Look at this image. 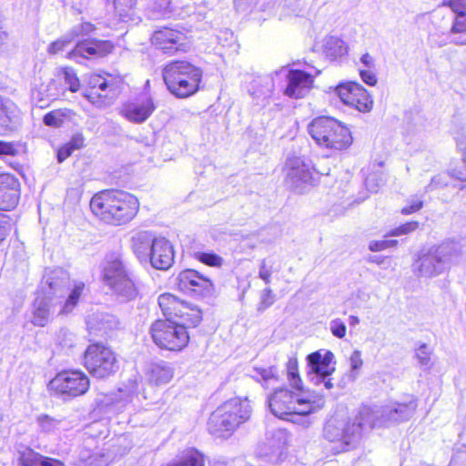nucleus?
<instances>
[{"label":"nucleus","mask_w":466,"mask_h":466,"mask_svg":"<svg viewBox=\"0 0 466 466\" xmlns=\"http://www.w3.org/2000/svg\"><path fill=\"white\" fill-rule=\"evenodd\" d=\"M452 135L457 142L458 147L463 151V160L466 165V124L461 122L456 123L452 130ZM453 176L457 179L465 183L461 187V189H466V172L454 170Z\"/></svg>","instance_id":"c756f323"},{"label":"nucleus","mask_w":466,"mask_h":466,"mask_svg":"<svg viewBox=\"0 0 466 466\" xmlns=\"http://www.w3.org/2000/svg\"><path fill=\"white\" fill-rule=\"evenodd\" d=\"M63 78L65 83L68 86V88L72 92H76L79 89L80 83L75 71L72 68H64L62 71Z\"/></svg>","instance_id":"37998d69"},{"label":"nucleus","mask_w":466,"mask_h":466,"mask_svg":"<svg viewBox=\"0 0 466 466\" xmlns=\"http://www.w3.org/2000/svg\"><path fill=\"white\" fill-rule=\"evenodd\" d=\"M359 322H360V319L357 316L350 317V325L355 326V325L359 324Z\"/></svg>","instance_id":"338daca9"},{"label":"nucleus","mask_w":466,"mask_h":466,"mask_svg":"<svg viewBox=\"0 0 466 466\" xmlns=\"http://www.w3.org/2000/svg\"><path fill=\"white\" fill-rule=\"evenodd\" d=\"M396 244H397V240H393V239L375 240V241H371L370 243L369 248H370V250L376 252V251H380V250L386 249L388 248L393 247Z\"/></svg>","instance_id":"09e8293b"},{"label":"nucleus","mask_w":466,"mask_h":466,"mask_svg":"<svg viewBox=\"0 0 466 466\" xmlns=\"http://www.w3.org/2000/svg\"><path fill=\"white\" fill-rule=\"evenodd\" d=\"M162 76L170 93L183 98L198 90L202 70L187 61L176 60L163 68Z\"/></svg>","instance_id":"1a4fd4ad"},{"label":"nucleus","mask_w":466,"mask_h":466,"mask_svg":"<svg viewBox=\"0 0 466 466\" xmlns=\"http://www.w3.org/2000/svg\"><path fill=\"white\" fill-rule=\"evenodd\" d=\"M69 289V276L61 268H56L44 276L40 290L37 292L32 307V323L45 327L55 315L70 313L78 302L84 284L75 286L67 299L62 298Z\"/></svg>","instance_id":"f03ea898"},{"label":"nucleus","mask_w":466,"mask_h":466,"mask_svg":"<svg viewBox=\"0 0 466 466\" xmlns=\"http://www.w3.org/2000/svg\"><path fill=\"white\" fill-rule=\"evenodd\" d=\"M196 258L210 267H220L223 263V258L215 253L198 252L196 254Z\"/></svg>","instance_id":"79ce46f5"},{"label":"nucleus","mask_w":466,"mask_h":466,"mask_svg":"<svg viewBox=\"0 0 466 466\" xmlns=\"http://www.w3.org/2000/svg\"><path fill=\"white\" fill-rule=\"evenodd\" d=\"M146 376L151 384L157 386L167 384L172 380L174 370L165 361L150 363L146 370Z\"/></svg>","instance_id":"bb28decb"},{"label":"nucleus","mask_w":466,"mask_h":466,"mask_svg":"<svg viewBox=\"0 0 466 466\" xmlns=\"http://www.w3.org/2000/svg\"><path fill=\"white\" fill-rule=\"evenodd\" d=\"M189 328L172 319H157L151 325V336L154 342L161 349L178 351L184 349L188 341Z\"/></svg>","instance_id":"f8f14e48"},{"label":"nucleus","mask_w":466,"mask_h":466,"mask_svg":"<svg viewBox=\"0 0 466 466\" xmlns=\"http://www.w3.org/2000/svg\"><path fill=\"white\" fill-rule=\"evenodd\" d=\"M13 114H15L14 104L10 100H5L0 96V116H10Z\"/></svg>","instance_id":"603ef678"},{"label":"nucleus","mask_w":466,"mask_h":466,"mask_svg":"<svg viewBox=\"0 0 466 466\" xmlns=\"http://www.w3.org/2000/svg\"><path fill=\"white\" fill-rule=\"evenodd\" d=\"M289 442V433L283 429H274L266 434L265 442L259 447V455L277 462L280 460Z\"/></svg>","instance_id":"5701e85b"},{"label":"nucleus","mask_w":466,"mask_h":466,"mask_svg":"<svg viewBox=\"0 0 466 466\" xmlns=\"http://www.w3.org/2000/svg\"><path fill=\"white\" fill-rule=\"evenodd\" d=\"M365 184L369 191L377 192L384 184V180L380 177H378L376 175H370L366 178Z\"/></svg>","instance_id":"49530a36"},{"label":"nucleus","mask_w":466,"mask_h":466,"mask_svg":"<svg viewBox=\"0 0 466 466\" xmlns=\"http://www.w3.org/2000/svg\"><path fill=\"white\" fill-rule=\"evenodd\" d=\"M271 269L267 267L265 260H263L260 264L259 270H258V276L259 278L266 283H270V278H271Z\"/></svg>","instance_id":"5fc2aeb1"},{"label":"nucleus","mask_w":466,"mask_h":466,"mask_svg":"<svg viewBox=\"0 0 466 466\" xmlns=\"http://www.w3.org/2000/svg\"><path fill=\"white\" fill-rule=\"evenodd\" d=\"M256 3V0H235V4L238 9H245L247 6Z\"/></svg>","instance_id":"e2e57ef3"},{"label":"nucleus","mask_w":466,"mask_h":466,"mask_svg":"<svg viewBox=\"0 0 466 466\" xmlns=\"http://www.w3.org/2000/svg\"><path fill=\"white\" fill-rule=\"evenodd\" d=\"M308 130L318 145L327 148L342 150L352 143L350 129L336 118H313Z\"/></svg>","instance_id":"9d476101"},{"label":"nucleus","mask_w":466,"mask_h":466,"mask_svg":"<svg viewBox=\"0 0 466 466\" xmlns=\"http://www.w3.org/2000/svg\"><path fill=\"white\" fill-rule=\"evenodd\" d=\"M337 92L346 106L355 108L360 113H368L372 108L373 101L370 94L360 84L339 85L337 87Z\"/></svg>","instance_id":"412c9836"},{"label":"nucleus","mask_w":466,"mask_h":466,"mask_svg":"<svg viewBox=\"0 0 466 466\" xmlns=\"http://www.w3.org/2000/svg\"><path fill=\"white\" fill-rule=\"evenodd\" d=\"M43 466H65L64 463L58 460L49 458L43 461Z\"/></svg>","instance_id":"0e129e2a"},{"label":"nucleus","mask_w":466,"mask_h":466,"mask_svg":"<svg viewBox=\"0 0 466 466\" xmlns=\"http://www.w3.org/2000/svg\"><path fill=\"white\" fill-rule=\"evenodd\" d=\"M87 84L88 90L85 96L97 107L109 106L119 92L118 84L111 76L106 77L96 74L90 75Z\"/></svg>","instance_id":"f3484780"},{"label":"nucleus","mask_w":466,"mask_h":466,"mask_svg":"<svg viewBox=\"0 0 466 466\" xmlns=\"http://www.w3.org/2000/svg\"><path fill=\"white\" fill-rule=\"evenodd\" d=\"M373 427L376 426L368 423L367 418H362L360 410L358 415L345 423L342 428L329 421L324 428V436L329 441L340 442L341 450L348 451L358 442L363 430Z\"/></svg>","instance_id":"4468645a"},{"label":"nucleus","mask_w":466,"mask_h":466,"mask_svg":"<svg viewBox=\"0 0 466 466\" xmlns=\"http://www.w3.org/2000/svg\"><path fill=\"white\" fill-rule=\"evenodd\" d=\"M18 200V180L10 174H0V210L15 208Z\"/></svg>","instance_id":"a878e982"},{"label":"nucleus","mask_w":466,"mask_h":466,"mask_svg":"<svg viewBox=\"0 0 466 466\" xmlns=\"http://www.w3.org/2000/svg\"><path fill=\"white\" fill-rule=\"evenodd\" d=\"M104 284L122 300H133L137 296V289L132 271L120 255L111 253L102 263Z\"/></svg>","instance_id":"423d86ee"},{"label":"nucleus","mask_w":466,"mask_h":466,"mask_svg":"<svg viewBox=\"0 0 466 466\" xmlns=\"http://www.w3.org/2000/svg\"><path fill=\"white\" fill-rule=\"evenodd\" d=\"M253 379L258 382L263 383L265 387H268L271 381H277V370L275 367L268 368H254V374L251 375Z\"/></svg>","instance_id":"e433bc0d"},{"label":"nucleus","mask_w":466,"mask_h":466,"mask_svg":"<svg viewBox=\"0 0 466 466\" xmlns=\"http://www.w3.org/2000/svg\"><path fill=\"white\" fill-rule=\"evenodd\" d=\"M44 124L47 127L57 128L62 126V118H43Z\"/></svg>","instance_id":"bf43d9fd"},{"label":"nucleus","mask_w":466,"mask_h":466,"mask_svg":"<svg viewBox=\"0 0 466 466\" xmlns=\"http://www.w3.org/2000/svg\"><path fill=\"white\" fill-rule=\"evenodd\" d=\"M84 146V137L81 134H76L71 140L61 147L57 151V161L62 163L72 155L75 150L80 149Z\"/></svg>","instance_id":"72a5a7b5"},{"label":"nucleus","mask_w":466,"mask_h":466,"mask_svg":"<svg viewBox=\"0 0 466 466\" xmlns=\"http://www.w3.org/2000/svg\"><path fill=\"white\" fill-rule=\"evenodd\" d=\"M11 218L7 215L0 213V242L5 239L11 230Z\"/></svg>","instance_id":"de8ad7c7"},{"label":"nucleus","mask_w":466,"mask_h":466,"mask_svg":"<svg viewBox=\"0 0 466 466\" xmlns=\"http://www.w3.org/2000/svg\"><path fill=\"white\" fill-rule=\"evenodd\" d=\"M310 370L308 372L309 380L315 385L323 383L327 390L333 388L331 374L335 371L334 354L329 350L315 351L307 357Z\"/></svg>","instance_id":"a211bd4d"},{"label":"nucleus","mask_w":466,"mask_h":466,"mask_svg":"<svg viewBox=\"0 0 466 466\" xmlns=\"http://www.w3.org/2000/svg\"><path fill=\"white\" fill-rule=\"evenodd\" d=\"M448 35L450 37V43L456 46H466V15L454 16Z\"/></svg>","instance_id":"7c9ffc66"},{"label":"nucleus","mask_w":466,"mask_h":466,"mask_svg":"<svg viewBox=\"0 0 466 466\" xmlns=\"http://www.w3.org/2000/svg\"><path fill=\"white\" fill-rule=\"evenodd\" d=\"M80 466H109L112 461V455L104 451H97L92 453L82 451L80 453Z\"/></svg>","instance_id":"2f4dec72"},{"label":"nucleus","mask_w":466,"mask_h":466,"mask_svg":"<svg viewBox=\"0 0 466 466\" xmlns=\"http://www.w3.org/2000/svg\"><path fill=\"white\" fill-rule=\"evenodd\" d=\"M462 253L460 243L443 242L420 256L413 264V270L419 277L432 278L441 275L451 264L459 262Z\"/></svg>","instance_id":"6e6552de"},{"label":"nucleus","mask_w":466,"mask_h":466,"mask_svg":"<svg viewBox=\"0 0 466 466\" xmlns=\"http://www.w3.org/2000/svg\"><path fill=\"white\" fill-rule=\"evenodd\" d=\"M287 379L294 390L279 388L268 397L270 411L276 417L297 424L308 425L307 417L324 406L322 396H304L302 380L299 374L298 361L289 359L287 363Z\"/></svg>","instance_id":"f257e3e1"},{"label":"nucleus","mask_w":466,"mask_h":466,"mask_svg":"<svg viewBox=\"0 0 466 466\" xmlns=\"http://www.w3.org/2000/svg\"><path fill=\"white\" fill-rule=\"evenodd\" d=\"M21 127L18 118H0V136H10Z\"/></svg>","instance_id":"58836bf2"},{"label":"nucleus","mask_w":466,"mask_h":466,"mask_svg":"<svg viewBox=\"0 0 466 466\" xmlns=\"http://www.w3.org/2000/svg\"><path fill=\"white\" fill-rule=\"evenodd\" d=\"M264 82L268 86L267 87V90H266L265 92H263V94H264L265 96H267V95H268V94L270 93V91H271V88H270V87H271V81H270L269 79L266 78V79H264Z\"/></svg>","instance_id":"774afa93"},{"label":"nucleus","mask_w":466,"mask_h":466,"mask_svg":"<svg viewBox=\"0 0 466 466\" xmlns=\"http://www.w3.org/2000/svg\"><path fill=\"white\" fill-rule=\"evenodd\" d=\"M163 466H205V459L197 449L188 448Z\"/></svg>","instance_id":"c85d7f7f"},{"label":"nucleus","mask_w":466,"mask_h":466,"mask_svg":"<svg viewBox=\"0 0 466 466\" xmlns=\"http://www.w3.org/2000/svg\"><path fill=\"white\" fill-rule=\"evenodd\" d=\"M323 52L327 57L334 60L346 55L348 47L341 39L335 36H329L325 39Z\"/></svg>","instance_id":"473e14b6"},{"label":"nucleus","mask_w":466,"mask_h":466,"mask_svg":"<svg viewBox=\"0 0 466 466\" xmlns=\"http://www.w3.org/2000/svg\"><path fill=\"white\" fill-rule=\"evenodd\" d=\"M283 171L286 186L299 194L304 193L306 187L312 186L315 181L310 165L299 157H289Z\"/></svg>","instance_id":"6ab92c4d"},{"label":"nucleus","mask_w":466,"mask_h":466,"mask_svg":"<svg viewBox=\"0 0 466 466\" xmlns=\"http://www.w3.org/2000/svg\"><path fill=\"white\" fill-rule=\"evenodd\" d=\"M15 149L10 143L0 141V155H14Z\"/></svg>","instance_id":"13d9d810"},{"label":"nucleus","mask_w":466,"mask_h":466,"mask_svg":"<svg viewBox=\"0 0 466 466\" xmlns=\"http://www.w3.org/2000/svg\"><path fill=\"white\" fill-rule=\"evenodd\" d=\"M252 409L249 400L233 398L218 407L209 417L208 429L216 437H227L242 423L250 419Z\"/></svg>","instance_id":"39448f33"},{"label":"nucleus","mask_w":466,"mask_h":466,"mask_svg":"<svg viewBox=\"0 0 466 466\" xmlns=\"http://www.w3.org/2000/svg\"><path fill=\"white\" fill-rule=\"evenodd\" d=\"M156 106L150 97L142 96L124 106L125 116H149Z\"/></svg>","instance_id":"cd10ccee"},{"label":"nucleus","mask_w":466,"mask_h":466,"mask_svg":"<svg viewBox=\"0 0 466 466\" xmlns=\"http://www.w3.org/2000/svg\"><path fill=\"white\" fill-rule=\"evenodd\" d=\"M76 35V34H68V35H66L64 36H62L61 38L57 39L56 41L53 42L50 44V46H48V52L52 55H56L57 54L58 52L64 50L66 46H68L74 37Z\"/></svg>","instance_id":"a19ab883"},{"label":"nucleus","mask_w":466,"mask_h":466,"mask_svg":"<svg viewBox=\"0 0 466 466\" xmlns=\"http://www.w3.org/2000/svg\"><path fill=\"white\" fill-rule=\"evenodd\" d=\"M104 284L122 300H133L137 296V289L132 271L120 255L111 253L102 263Z\"/></svg>","instance_id":"0eeeda50"},{"label":"nucleus","mask_w":466,"mask_h":466,"mask_svg":"<svg viewBox=\"0 0 466 466\" xmlns=\"http://www.w3.org/2000/svg\"><path fill=\"white\" fill-rule=\"evenodd\" d=\"M157 301L167 319H177L176 322L188 327H196L202 319V314L198 309L178 299L170 293L161 294Z\"/></svg>","instance_id":"dca6fc26"},{"label":"nucleus","mask_w":466,"mask_h":466,"mask_svg":"<svg viewBox=\"0 0 466 466\" xmlns=\"http://www.w3.org/2000/svg\"><path fill=\"white\" fill-rule=\"evenodd\" d=\"M275 302V295L270 288H266L260 292L259 302L258 304V311L263 312Z\"/></svg>","instance_id":"ea45409f"},{"label":"nucleus","mask_w":466,"mask_h":466,"mask_svg":"<svg viewBox=\"0 0 466 466\" xmlns=\"http://www.w3.org/2000/svg\"><path fill=\"white\" fill-rule=\"evenodd\" d=\"M133 252L141 263L149 262L160 270L168 269L174 262V249L170 241L151 231H139L131 238Z\"/></svg>","instance_id":"20e7f679"},{"label":"nucleus","mask_w":466,"mask_h":466,"mask_svg":"<svg viewBox=\"0 0 466 466\" xmlns=\"http://www.w3.org/2000/svg\"><path fill=\"white\" fill-rule=\"evenodd\" d=\"M361 63L368 68H371L374 66V59L373 57L366 53L360 58Z\"/></svg>","instance_id":"052dcab7"},{"label":"nucleus","mask_w":466,"mask_h":466,"mask_svg":"<svg viewBox=\"0 0 466 466\" xmlns=\"http://www.w3.org/2000/svg\"><path fill=\"white\" fill-rule=\"evenodd\" d=\"M360 75L364 83L369 86H375L377 84L376 75L370 70H360Z\"/></svg>","instance_id":"864d4df0"},{"label":"nucleus","mask_w":466,"mask_h":466,"mask_svg":"<svg viewBox=\"0 0 466 466\" xmlns=\"http://www.w3.org/2000/svg\"><path fill=\"white\" fill-rule=\"evenodd\" d=\"M178 289L186 293L205 296L213 291L212 281L194 269L181 271L177 277Z\"/></svg>","instance_id":"4be33fe9"},{"label":"nucleus","mask_w":466,"mask_h":466,"mask_svg":"<svg viewBox=\"0 0 466 466\" xmlns=\"http://www.w3.org/2000/svg\"><path fill=\"white\" fill-rule=\"evenodd\" d=\"M151 41L154 46L169 55L177 51L187 52L189 49L186 34L170 27L165 26L156 30L152 35Z\"/></svg>","instance_id":"aec40b11"},{"label":"nucleus","mask_w":466,"mask_h":466,"mask_svg":"<svg viewBox=\"0 0 466 466\" xmlns=\"http://www.w3.org/2000/svg\"><path fill=\"white\" fill-rule=\"evenodd\" d=\"M441 5L449 6L455 15H466V0H442Z\"/></svg>","instance_id":"c03bdc74"},{"label":"nucleus","mask_w":466,"mask_h":466,"mask_svg":"<svg viewBox=\"0 0 466 466\" xmlns=\"http://www.w3.org/2000/svg\"><path fill=\"white\" fill-rule=\"evenodd\" d=\"M48 459V457H44L29 448H25L22 451L19 457V461L23 466H43V461Z\"/></svg>","instance_id":"4c0bfd02"},{"label":"nucleus","mask_w":466,"mask_h":466,"mask_svg":"<svg viewBox=\"0 0 466 466\" xmlns=\"http://www.w3.org/2000/svg\"><path fill=\"white\" fill-rule=\"evenodd\" d=\"M416 409L417 402L410 397L408 400L390 401L384 406H363L360 414L367 418L368 423L381 427L410 420Z\"/></svg>","instance_id":"9b49d317"},{"label":"nucleus","mask_w":466,"mask_h":466,"mask_svg":"<svg viewBox=\"0 0 466 466\" xmlns=\"http://www.w3.org/2000/svg\"><path fill=\"white\" fill-rule=\"evenodd\" d=\"M128 390L132 394H140L139 382L137 379L129 381Z\"/></svg>","instance_id":"680f3d73"},{"label":"nucleus","mask_w":466,"mask_h":466,"mask_svg":"<svg viewBox=\"0 0 466 466\" xmlns=\"http://www.w3.org/2000/svg\"><path fill=\"white\" fill-rule=\"evenodd\" d=\"M447 183L442 179L441 175L435 176L431 178V183L425 187V192L436 189L439 187L445 186Z\"/></svg>","instance_id":"4d7b16f0"},{"label":"nucleus","mask_w":466,"mask_h":466,"mask_svg":"<svg viewBox=\"0 0 466 466\" xmlns=\"http://www.w3.org/2000/svg\"><path fill=\"white\" fill-rule=\"evenodd\" d=\"M93 214L105 223L119 226L131 221L138 212L137 198L123 190H104L90 200Z\"/></svg>","instance_id":"7ed1b4c3"},{"label":"nucleus","mask_w":466,"mask_h":466,"mask_svg":"<svg viewBox=\"0 0 466 466\" xmlns=\"http://www.w3.org/2000/svg\"><path fill=\"white\" fill-rule=\"evenodd\" d=\"M36 421L40 431L44 433L54 434L60 430L65 429L63 427L64 420H57L46 414L38 416Z\"/></svg>","instance_id":"f704fd0d"},{"label":"nucleus","mask_w":466,"mask_h":466,"mask_svg":"<svg viewBox=\"0 0 466 466\" xmlns=\"http://www.w3.org/2000/svg\"><path fill=\"white\" fill-rule=\"evenodd\" d=\"M86 370L98 379H105L116 373L119 368L114 351L103 345H90L85 352Z\"/></svg>","instance_id":"2eb2a0df"},{"label":"nucleus","mask_w":466,"mask_h":466,"mask_svg":"<svg viewBox=\"0 0 466 466\" xmlns=\"http://www.w3.org/2000/svg\"><path fill=\"white\" fill-rule=\"evenodd\" d=\"M329 328H330L331 333L335 337H337L339 339H342V338L345 337V335H346V325L339 319H333L330 322V327Z\"/></svg>","instance_id":"a18cd8bd"},{"label":"nucleus","mask_w":466,"mask_h":466,"mask_svg":"<svg viewBox=\"0 0 466 466\" xmlns=\"http://www.w3.org/2000/svg\"><path fill=\"white\" fill-rule=\"evenodd\" d=\"M94 30V25L89 23H85L81 25V32L86 35Z\"/></svg>","instance_id":"69168bd1"},{"label":"nucleus","mask_w":466,"mask_h":466,"mask_svg":"<svg viewBox=\"0 0 466 466\" xmlns=\"http://www.w3.org/2000/svg\"><path fill=\"white\" fill-rule=\"evenodd\" d=\"M418 226H419V223L416 221L405 223V224L400 226L399 228L393 229L391 231V235L392 236H400V235L410 233V232L414 231L415 229H417Z\"/></svg>","instance_id":"8fccbe9b"},{"label":"nucleus","mask_w":466,"mask_h":466,"mask_svg":"<svg viewBox=\"0 0 466 466\" xmlns=\"http://www.w3.org/2000/svg\"><path fill=\"white\" fill-rule=\"evenodd\" d=\"M350 369L353 373H357L362 367L363 361L361 352L358 350H354L350 358Z\"/></svg>","instance_id":"3c124183"},{"label":"nucleus","mask_w":466,"mask_h":466,"mask_svg":"<svg viewBox=\"0 0 466 466\" xmlns=\"http://www.w3.org/2000/svg\"><path fill=\"white\" fill-rule=\"evenodd\" d=\"M287 86L284 94L291 98L304 97L311 90L314 76L299 69H289L286 75Z\"/></svg>","instance_id":"b1692460"},{"label":"nucleus","mask_w":466,"mask_h":466,"mask_svg":"<svg viewBox=\"0 0 466 466\" xmlns=\"http://www.w3.org/2000/svg\"><path fill=\"white\" fill-rule=\"evenodd\" d=\"M432 349L426 343H421L415 350V358L421 369L431 370L433 363L431 361Z\"/></svg>","instance_id":"c9c22d12"},{"label":"nucleus","mask_w":466,"mask_h":466,"mask_svg":"<svg viewBox=\"0 0 466 466\" xmlns=\"http://www.w3.org/2000/svg\"><path fill=\"white\" fill-rule=\"evenodd\" d=\"M114 48L110 41L106 40H85L76 44L75 48L68 53V57L81 63L80 59L91 56L102 57L111 53Z\"/></svg>","instance_id":"393cba45"},{"label":"nucleus","mask_w":466,"mask_h":466,"mask_svg":"<svg viewBox=\"0 0 466 466\" xmlns=\"http://www.w3.org/2000/svg\"><path fill=\"white\" fill-rule=\"evenodd\" d=\"M423 202L420 199H412L410 201V204L405 208H402L403 214H411L413 212L418 211L422 208Z\"/></svg>","instance_id":"6e6d98bb"},{"label":"nucleus","mask_w":466,"mask_h":466,"mask_svg":"<svg viewBox=\"0 0 466 466\" xmlns=\"http://www.w3.org/2000/svg\"><path fill=\"white\" fill-rule=\"evenodd\" d=\"M89 387V378L79 370H68L58 372L48 384L51 393L64 400H69L85 395Z\"/></svg>","instance_id":"ddd939ff"}]
</instances>
